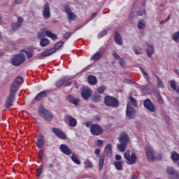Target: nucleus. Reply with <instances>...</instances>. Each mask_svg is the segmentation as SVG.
<instances>
[{
    "instance_id": "c9c22d12",
    "label": "nucleus",
    "mask_w": 179,
    "mask_h": 179,
    "mask_svg": "<svg viewBox=\"0 0 179 179\" xmlns=\"http://www.w3.org/2000/svg\"><path fill=\"white\" fill-rule=\"evenodd\" d=\"M100 58H101V52H98L92 57L91 59H92V61H99Z\"/></svg>"
},
{
    "instance_id": "338daca9",
    "label": "nucleus",
    "mask_w": 179,
    "mask_h": 179,
    "mask_svg": "<svg viewBox=\"0 0 179 179\" xmlns=\"http://www.w3.org/2000/svg\"><path fill=\"white\" fill-rule=\"evenodd\" d=\"M72 85V82H68L65 84V87H68L69 86H71Z\"/></svg>"
},
{
    "instance_id": "39448f33",
    "label": "nucleus",
    "mask_w": 179,
    "mask_h": 179,
    "mask_svg": "<svg viewBox=\"0 0 179 179\" xmlns=\"http://www.w3.org/2000/svg\"><path fill=\"white\" fill-rule=\"evenodd\" d=\"M145 152L146 154V157L149 162H153V160H156V151H155L153 147L147 145L145 147Z\"/></svg>"
},
{
    "instance_id": "5fc2aeb1",
    "label": "nucleus",
    "mask_w": 179,
    "mask_h": 179,
    "mask_svg": "<svg viewBox=\"0 0 179 179\" xmlns=\"http://www.w3.org/2000/svg\"><path fill=\"white\" fill-rule=\"evenodd\" d=\"M104 90H106V88H104L103 86L97 89L98 93H104Z\"/></svg>"
},
{
    "instance_id": "0eeeda50",
    "label": "nucleus",
    "mask_w": 179,
    "mask_h": 179,
    "mask_svg": "<svg viewBox=\"0 0 179 179\" xmlns=\"http://www.w3.org/2000/svg\"><path fill=\"white\" fill-rule=\"evenodd\" d=\"M38 114L45 121H51L52 120V113H50L49 110H47L43 107L39 108Z\"/></svg>"
},
{
    "instance_id": "680f3d73",
    "label": "nucleus",
    "mask_w": 179,
    "mask_h": 179,
    "mask_svg": "<svg viewBox=\"0 0 179 179\" xmlns=\"http://www.w3.org/2000/svg\"><path fill=\"white\" fill-rule=\"evenodd\" d=\"M26 55H27V58H31V57H33V53H31L30 52H27Z\"/></svg>"
},
{
    "instance_id": "79ce46f5",
    "label": "nucleus",
    "mask_w": 179,
    "mask_h": 179,
    "mask_svg": "<svg viewBox=\"0 0 179 179\" xmlns=\"http://www.w3.org/2000/svg\"><path fill=\"white\" fill-rule=\"evenodd\" d=\"M129 100H130V102H128V103H130V106H131V104H132V105L134 106V107H136V105H137V103H136V99H135V98L131 96V97L129 98Z\"/></svg>"
},
{
    "instance_id": "473e14b6",
    "label": "nucleus",
    "mask_w": 179,
    "mask_h": 179,
    "mask_svg": "<svg viewBox=\"0 0 179 179\" xmlns=\"http://www.w3.org/2000/svg\"><path fill=\"white\" fill-rule=\"evenodd\" d=\"M157 79V86L159 89H163L164 87V84L163 82H162V80H160V78H159L157 76H155Z\"/></svg>"
},
{
    "instance_id": "8fccbe9b",
    "label": "nucleus",
    "mask_w": 179,
    "mask_h": 179,
    "mask_svg": "<svg viewBox=\"0 0 179 179\" xmlns=\"http://www.w3.org/2000/svg\"><path fill=\"white\" fill-rule=\"evenodd\" d=\"M113 57L115 58V59L120 60L121 57H120V55H117V52L113 53Z\"/></svg>"
},
{
    "instance_id": "de8ad7c7",
    "label": "nucleus",
    "mask_w": 179,
    "mask_h": 179,
    "mask_svg": "<svg viewBox=\"0 0 179 179\" xmlns=\"http://www.w3.org/2000/svg\"><path fill=\"white\" fill-rule=\"evenodd\" d=\"M134 52L136 54V55H141V54L143 53V50L140 48L138 50H135Z\"/></svg>"
},
{
    "instance_id": "a19ab883",
    "label": "nucleus",
    "mask_w": 179,
    "mask_h": 179,
    "mask_svg": "<svg viewBox=\"0 0 179 179\" xmlns=\"http://www.w3.org/2000/svg\"><path fill=\"white\" fill-rule=\"evenodd\" d=\"M173 40L176 43H179V31L176 32L175 34H173Z\"/></svg>"
},
{
    "instance_id": "2f4dec72",
    "label": "nucleus",
    "mask_w": 179,
    "mask_h": 179,
    "mask_svg": "<svg viewBox=\"0 0 179 179\" xmlns=\"http://www.w3.org/2000/svg\"><path fill=\"white\" fill-rule=\"evenodd\" d=\"M71 160L76 163V164H80V160L79 159V157L76 155V154L73 153L71 155Z\"/></svg>"
},
{
    "instance_id": "0e129e2a",
    "label": "nucleus",
    "mask_w": 179,
    "mask_h": 179,
    "mask_svg": "<svg viewBox=\"0 0 179 179\" xmlns=\"http://www.w3.org/2000/svg\"><path fill=\"white\" fill-rule=\"evenodd\" d=\"M121 159H122L121 155H115V160H121Z\"/></svg>"
},
{
    "instance_id": "f8f14e48",
    "label": "nucleus",
    "mask_w": 179,
    "mask_h": 179,
    "mask_svg": "<svg viewBox=\"0 0 179 179\" xmlns=\"http://www.w3.org/2000/svg\"><path fill=\"white\" fill-rule=\"evenodd\" d=\"M135 114L136 111L134 107L131 106L130 103H127V110H126V115L128 118H130V120H133V118H135Z\"/></svg>"
},
{
    "instance_id": "2eb2a0df",
    "label": "nucleus",
    "mask_w": 179,
    "mask_h": 179,
    "mask_svg": "<svg viewBox=\"0 0 179 179\" xmlns=\"http://www.w3.org/2000/svg\"><path fill=\"white\" fill-rule=\"evenodd\" d=\"M52 132H53V134H55V135L60 139H66V134H65V133L58 128H52Z\"/></svg>"
},
{
    "instance_id": "aec40b11",
    "label": "nucleus",
    "mask_w": 179,
    "mask_h": 179,
    "mask_svg": "<svg viewBox=\"0 0 179 179\" xmlns=\"http://www.w3.org/2000/svg\"><path fill=\"white\" fill-rule=\"evenodd\" d=\"M104 155L106 157H113V146L111 144H108L104 149Z\"/></svg>"
},
{
    "instance_id": "393cba45",
    "label": "nucleus",
    "mask_w": 179,
    "mask_h": 179,
    "mask_svg": "<svg viewBox=\"0 0 179 179\" xmlns=\"http://www.w3.org/2000/svg\"><path fill=\"white\" fill-rule=\"evenodd\" d=\"M67 101L71 103V104H74V106H78L79 103H80V100H79V99H75L71 95H69L67 96Z\"/></svg>"
},
{
    "instance_id": "9b49d317",
    "label": "nucleus",
    "mask_w": 179,
    "mask_h": 179,
    "mask_svg": "<svg viewBox=\"0 0 179 179\" xmlns=\"http://www.w3.org/2000/svg\"><path fill=\"white\" fill-rule=\"evenodd\" d=\"M143 106L145 108H147V110H148L151 113H155L157 110L155 103H153V102H152V101L149 99H147L144 101Z\"/></svg>"
},
{
    "instance_id": "603ef678",
    "label": "nucleus",
    "mask_w": 179,
    "mask_h": 179,
    "mask_svg": "<svg viewBox=\"0 0 179 179\" xmlns=\"http://www.w3.org/2000/svg\"><path fill=\"white\" fill-rule=\"evenodd\" d=\"M38 157L39 159H41V160H43V157L44 156V151L43 150H40L38 152Z\"/></svg>"
},
{
    "instance_id": "423d86ee",
    "label": "nucleus",
    "mask_w": 179,
    "mask_h": 179,
    "mask_svg": "<svg viewBox=\"0 0 179 179\" xmlns=\"http://www.w3.org/2000/svg\"><path fill=\"white\" fill-rule=\"evenodd\" d=\"M104 104L107 106V107L117 108L120 106V102H118V100L115 97L106 96L104 99Z\"/></svg>"
},
{
    "instance_id": "c03bdc74",
    "label": "nucleus",
    "mask_w": 179,
    "mask_h": 179,
    "mask_svg": "<svg viewBox=\"0 0 179 179\" xmlns=\"http://www.w3.org/2000/svg\"><path fill=\"white\" fill-rule=\"evenodd\" d=\"M167 173L168 174L173 175L176 173V171L173 167H168L167 168Z\"/></svg>"
},
{
    "instance_id": "58836bf2",
    "label": "nucleus",
    "mask_w": 179,
    "mask_h": 179,
    "mask_svg": "<svg viewBox=\"0 0 179 179\" xmlns=\"http://www.w3.org/2000/svg\"><path fill=\"white\" fill-rule=\"evenodd\" d=\"M114 166L116 167L117 170H122V162H115Z\"/></svg>"
},
{
    "instance_id": "b1692460",
    "label": "nucleus",
    "mask_w": 179,
    "mask_h": 179,
    "mask_svg": "<svg viewBox=\"0 0 179 179\" xmlns=\"http://www.w3.org/2000/svg\"><path fill=\"white\" fill-rule=\"evenodd\" d=\"M65 12L68 15V18L69 20H75L76 19V15L73 13L71 10V8H65Z\"/></svg>"
},
{
    "instance_id": "bf43d9fd",
    "label": "nucleus",
    "mask_w": 179,
    "mask_h": 179,
    "mask_svg": "<svg viewBox=\"0 0 179 179\" xmlns=\"http://www.w3.org/2000/svg\"><path fill=\"white\" fill-rule=\"evenodd\" d=\"M96 143L98 146H101L103 145V140H97Z\"/></svg>"
},
{
    "instance_id": "09e8293b",
    "label": "nucleus",
    "mask_w": 179,
    "mask_h": 179,
    "mask_svg": "<svg viewBox=\"0 0 179 179\" xmlns=\"http://www.w3.org/2000/svg\"><path fill=\"white\" fill-rule=\"evenodd\" d=\"M85 167L87 169H91V167H93V164H92V162H90V161H87L85 162Z\"/></svg>"
},
{
    "instance_id": "69168bd1",
    "label": "nucleus",
    "mask_w": 179,
    "mask_h": 179,
    "mask_svg": "<svg viewBox=\"0 0 179 179\" xmlns=\"http://www.w3.org/2000/svg\"><path fill=\"white\" fill-rule=\"evenodd\" d=\"M94 153L96 155V156H99L100 155V150L96 149Z\"/></svg>"
},
{
    "instance_id": "f3484780",
    "label": "nucleus",
    "mask_w": 179,
    "mask_h": 179,
    "mask_svg": "<svg viewBox=\"0 0 179 179\" xmlns=\"http://www.w3.org/2000/svg\"><path fill=\"white\" fill-rule=\"evenodd\" d=\"M23 22H24V20L22 17H17V22L13 23L11 25L13 30H17L20 27H22L23 26Z\"/></svg>"
},
{
    "instance_id": "412c9836",
    "label": "nucleus",
    "mask_w": 179,
    "mask_h": 179,
    "mask_svg": "<svg viewBox=\"0 0 179 179\" xmlns=\"http://www.w3.org/2000/svg\"><path fill=\"white\" fill-rule=\"evenodd\" d=\"M60 150L62 151V152L64 155H66L67 156H71L72 155V150L69 148L66 145L62 144L60 145Z\"/></svg>"
},
{
    "instance_id": "864d4df0",
    "label": "nucleus",
    "mask_w": 179,
    "mask_h": 179,
    "mask_svg": "<svg viewBox=\"0 0 179 179\" xmlns=\"http://www.w3.org/2000/svg\"><path fill=\"white\" fill-rule=\"evenodd\" d=\"M170 15L168 16V17L164 20H162L159 22L160 24H165V23H167V22H169V20H170Z\"/></svg>"
},
{
    "instance_id": "13d9d810",
    "label": "nucleus",
    "mask_w": 179,
    "mask_h": 179,
    "mask_svg": "<svg viewBox=\"0 0 179 179\" xmlns=\"http://www.w3.org/2000/svg\"><path fill=\"white\" fill-rule=\"evenodd\" d=\"M119 64L120 66H124L125 65V62L124 61V59H121L119 60Z\"/></svg>"
},
{
    "instance_id": "5701e85b",
    "label": "nucleus",
    "mask_w": 179,
    "mask_h": 179,
    "mask_svg": "<svg viewBox=\"0 0 179 179\" xmlns=\"http://www.w3.org/2000/svg\"><path fill=\"white\" fill-rule=\"evenodd\" d=\"M147 55L148 58H152V55L155 54V48L153 45L148 44L146 48Z\"/></svg>"
},
{
    "instance_id": "052dcab7",
    "label": "nucleus",
    "mask_w": 179,
    "mask_h": 179,
    "mask_svg": "<svg viewBox=\"0 0 179 179\" xmlns=\"http://www.w3.org/2000/svg\"><path fill=\"white\" fill-rule=\"evenodd\" d=\"M92 122L90 121H88L85 123V127H87V128H90V127H92Z\"/></svg>"
},
{
    "instance_id": "9d476101",
    "label": "nucleus",
    "mask_w": 179,
    "mask_h": 179,
    "mask_svg": "<svg viewBox=\"0 0 179 179\" xmlns=\"http://www.w3.org/2000/svg\"><path fill=\"white\" fill-rule=\"evenodd\" d=\"M22 84V78L17 77L14 82L13 83V85H11L10 90V94H16V92L19 90V86Z\"/></svg>"
},
{
    "instance_id": "7c9ffc66",
    "label": "nucleus",
    "mask_w": 179,
    "mask_h": 179,
    "mask_svg": "<svg viewBox=\"0 0 179 179\" xmlns=\"http://www.w3.org/2000/svg\"><path fill=\"white\" fill-rule=\"evenodd\" d=\"M88 83H90V85H96V83H97V78H96L95 76H89Z\"/></svg>"
},
{
    "instance_id": "49530a36",
    "label": "nucleus",
    "mask_w": 179,
    "mask_h": 179,
    "mask_svg": "<svg viewBox=\"0 0 179 179\" xmlns=\"http://www.w3.org/2000/svg\"><path fill=\"white\" fill-rule=\"evenodd\" d=\"M71 36H72V33L69 31L66 32L64 35V39L65 41L68 40V38H69V37H71Z\"/></svg>"
},
{
    "instance_id": "e433bc0d",
    "label": "nucleus",
    "mask_w": 179,
    "mask_h": 179,
    "mask_svg": "<svg viewBox=\"0 0 179 179\" xmlns=\"http://www.w3.org/2000/svg\"><path fill=\"white\" fill-rule=\"evenodd\" d=\"M171 159L174 163L178 162L179 160V155L177 152H171Z\"/></svg>"
},
{
    "instance_id": "6e6d98bb",
    "label": "nucleus",
    "mask_w": 179,
    "mask_h": 179,
    "mask_svg": "<svg viewBox=\"0 0 179 179\" xmlns=\"http://www.w3.org/2000/svg\"><path fill=\"white\" fill-rule=\"evenodd\" d=\"M171 87H172L173 89V90H176V89H177L176 87V81L175 80L171 81Z\"/></svg>"
},
{
    "instance_id": "f03ea898",
    "label": "nucleus",
    "mask_w": 179,
    "mask_h": 179,
    "mask_svg": "<svg viewBox=\"0 0 179 179\" xmlns=\"http://www.w3.org/2000/svg\"><path fill=\"white\" fill-rule=\"evenodd\" d=\"M124 159H126L127 164L132 165L136 164V163H138V156H136L135 152H132L131 154V152L127 150L124 152Z\"/></svg>"
},
{
    "instance_id": "4468645a",
    "label": "nucleus",
    "mask_w": 179,
    "mask_h": 179,
    "mask_svg": "<svg viewBox=\"0 0 179 179\" xmlns=\"http://www.w3.org/2000/svg\"><path fill=\"white\" fill-rule=\"evenodd\" d=\"M81 95L84 100H88L90 98V96H92V90L87 87H83Z\"/></svg>"
},
{
    "instance_id": "7ed1b4c3",
    "label": "nucleus",
    "mask_w": 179,
    "mask_h": 179,
    "mask_svg": "<svg viewBox=\"0 0 179 179\" xmlns=\"http://www.w3.org/2000/svg\"><path fill=\"white\" fill-rule=\"evenodd\" d=\"M26 61V57L23 53L15 55L11 59V64L14 66H20Z\"/></svg>"
},
{
    "instance_id": "c85d7f7f",
    "label": "nucleus",
    "mask_w": 179,
    "mask_h": 179,
    "mask_svg": "<svg viewBox=\"0 0 179 179\" xmlns=\"http://www.w3.org/2000/svg\"><path fill=\"white\" fill-rule=\"evenodd\" d=\"M115 41L118 45H122V38L120 34L116 33L115 35Z\"/></svg>"
},
{
    "instance_id": "a211bd4d",
    "label": "nucleus",
    "mask_w": 179,
    "mask_h": 179,
    "mask_svg": "<svg viewBox=\"0 0 179 179\" xmlns=\"http://www.w3.org/2000/svg\"><path fill=\"white\" fill-rule=\"evenodd\" d=\"M23 22H24V20L22 17H17V22L13 23L11 25L13 30H17L20 27H22L23 26Z\"/></svg>"
},
{
    "instance_id": "c756f323",
    "label": "nucleus",
    "mask_w": 179,
    "mask_h": 179,
    "mask_svg": "<svg viewBox=\"0 0 179 179\" xmlns=\"http://www.w3.org/2000/svg\"><path fill=\"white\" fill-rule=\"evenodd\" d=\"M48 44H50V40L45 38H41V41H40L41 47H47Z\"/></svg>"
},
{
    "instance_id": "37998d69",
    "label": "nucleus",
    "mask_w": 179,
    "mask_h": 179,
    "mask_svg": "<svg viewBox=\"0 0 179 179\" xmlns=\"http://www.w3.org/2000/svg\"><path fill=\"white\" fill-rule=\"evenodd\" d=\"M145 21L144 20H141L139 21L138 24V29H145Z\"/></svg>"
},
{
    "instance_id": "ddd939ff",
    "label": "nucleus",
    "mask_w": 179,
    "mask_h": 179,
    "mask_svg": "<svg viewBox=\"0 0 179 179\" xmlns=\"http://www.w3.org/2000/svg\"><path fill=\"white\" fill-rule=\"evenodd\" d=\"M52 54H55V49H45L41 53L38 58L39 59H44L45 57H50V55H52Z\"/></svg>"
},
{
    "instance_id": "4c0bfd02",
    "label": "nucleus",
    "mask_w": 179,
    "mask_h": 179,
    "mask_svg": "<svg viewBox=\"0 0 179 179\" xmlns=\"http://www.w3.org/2000/svg\"><path fill=\"white\" fill-rule=\"evenodd\" d=\"M104 166V157H99V170H103V167Z\"/></svg>"
},
{
    "instance_id": "cd10ccee",
    "label": "nucleus",
    "mask_w": 179,
    "mask_h": 179,
    "mask_svg": "<svg viewBox=\"0 0 179 179\" xmlns=\"http://www.w3.org/2000/svg\"><path fill=\"white\" fill-rule=\"evenodd\" d=\"M67 118H68L70 127H72L73 128L75 127V126L78 124L76 119L73 118V117L72 116H68Z\"/></svg>"
},
{
    "instance_id": "6ab92c4d",
    "label": "nucleus",
    "mask_w": 179,
    "mask_h": 179,
    "mask_svg": "<svg viewBox=\"0 0 179 179\" xmlns=\"http://www.w3.org/2000/svg\"><path fill=\"white\" fill-rule=\"evenodd\" d=\"M13 101H15V94L10 93L6 100V108H9V107H12V103H13Z\"/></svg>"
},
{
    "instance_id": "a18cd8bd",
    "label": "nucleus",
    "mask_w": 179,
    "mask_h": 179,
    "mask_svg": "<svg viewBox=\"0 0 179 179\" xmlns=\"http://www.w3.org/2000/svg\"><path fill=\"white\" fill-rule=\"evenodd\" d=\"M101 99V96L100 95H95L93 98V101L95 103H98V101H100V99Z\"/></svg>"
},
{
    "instance_id": "f257e3e1",
    "label": "nucleus",
    "mask_w": 179,
    "mask_h": 179,
    "mask_svg": "<svg viewBox=\"0 0 179 179\" xmlns=\"http://www.w3.org/2000/svg\"><path fill=\"white\" fill-rule=\"evenodd\" d=\"M119 141L120 144L117 145V148L120 152H124L127 150V145L129 142V136L126 133H121L119 136Z\"/></svg>"
},
{
    "instance_id": "dca6fc26",
    "label": "nucleus",
    "mask_w": 179,
    "mask_h": 179,
    "mask_svg": "<svg viewBox=\"0 0 179 179\" xmlns=\"http://www.w3.org/2000/svg\"><path fill=\"white\" fill-rule=\"evenodd\" d=\"M43 15L45 19H50L51 17V12L50 11V3L46 2L43 6Z\"/></svg>"
},
{
    "instance_id": "bb28decb",
    "label": "nucleus",
    "mask_w": 179,
    "mask_h": 179,
    "mask_svg": "<svg viewBox=\"0 0 179 179\" xmlns=\"http://www.w3.org/2000/svg\"><path fill=\"white\" fill-rule=\"evenodd\" d=\"M37 148H41L44 146V136H39V138L36 143Z\"/></svg>"
},
{
    "instance_id": "3c124183",
    "label": "nucleus",
    "mask_w": 179,
    "mask_h": 179,
    "mask_svg": "<svg viewBox=\"0 0 179 179\" xmlns=\"http://www.w3.org/2000/svg\"><path fill=\"white\" fill-rule=\"evenodd\" d=\"M157 99L159 104H164V101L163 100V98H162V96H159Z\"/></svg>"
},
{
    "instance_id": "6e6552de",
    "label": "nucleus",
    "mask_w": 179,
    "mask_h": 179,
    "mask_svg": "<svg viewBox=\"0 0 179 179\" xmlns=\"http://www.w3.org/2000/svg\"><path fill=\"white\" fill-rule=\"evenodd\" d=\"M38 114L45 121H51L52 120V113H50L49 110H47L43 107L39 108Z\"/></svg>"
},
{
    "instance_id": "1a4fd4ad",
    "label": "nucleus",
    "mask_w": 179,
    "mask_h": 179,
    "mask_svg": "<svg viewBox=\"0 0 179 179\" xmlns=\"http://www.w3.org/2000/svg\"><path fill=\"white\" fill-rule=\"evenodd\" d=\"M90 132L92 135L94 136H99L100 135H103L104 130L100 127V125L97 124H94L91 125Z\"/></svg>"
},
{
    "instance_id": "f704fd0d",
    "label": "nucleus",
    "mask_w": 179,
    "mask_h": 179,
    "mask_svg": "<svg viewBox=\"0 0 179 179\" xmlns=\"http://www.w3.org/2000/svg\"><path fill=\"white\" fill-rule=\"evenodd\" d=\"M140 71L141 73H143V76H144V79L147 81L148 83H149V75H148V73L145 71V69L143 68L140 67Z\"/></svg>"
},
{
    "instance_id": "a878e982",
    "label": "nucleus",
    "mask_w": 179,
    "mask_h": 179,
    "mask_svg": "<svg viewBox=\"0 0 179 179\" xmlns=\"http://www.w3.org/2000/svg\"><path fill=\"white\" fill-rule=\"evenodd\" d=\"M47 96V91L41 92L37 96L35 97V100L36 101H40L42 99H44Z\"/></svg>"
},
{
    "instance_id": "774afa93",
    "label": "nucleus",
    "mask_w": 179,
    "mask_h": 179,
    "mask_svg": "<svg viewBox=\"0 0 179 179\" xmlns=\"http://www.w3.org/2000/svg\"><path fill=\"white\" fill-rule=\"evenodd\" d=\"M96 16H97V13H93L92 14V19H94V17H96Z\"/></svg>"
},
{
    "instance_id": "20e7f679",
    "label": "nucleus",
    "mask_w": 179,
    "mask_h": 179,
    "mask_svg": "<svg viewBox=\"0 0 179 179\" xmlns=\"http://www.w3.org/2000/svg\"><path fill=\"white\" fill-rule=\"evenodd\" d=\"M37 36H38V38H39L40 40L41 38H44L45 36H47V37H49L50 38H52V40H57V38H58V36H57V34H53L49 30H47V29H42L38 33Z\"/></svg>"
},
{
    "instance_id": "4d7b16f0",
    "label": "nucleus",
    "mask_w": 179,
    "mask_h": 179,
    "mask_svg": "<svg viewBox=\"0 0 179 179\" xmlns=\"http://www.w3.org/2000/svg\"><path fill=\"white\" fill-rule=\"evenodd\" d=\"M106 34H107V31H106V30L102 31L101 32L99 33V38H101V37H103V36H106Z\"/></svg>"
},
{
    "instance_id": "e2e57ef3",
    "label": "nucleus",
    "mask_w": 179,
    "mask_h": 179,
    "mask_svg": "<svg viewBox=\"0 0 179 179\" xmlns=\"http://www.w3.org/2000/svg\"><path fill=\"white\" fill-rule=\"evenodd\" d=\"M154 94H155L156 99H157L158 97H160V93H159V92H157V91L154 92Z\"/></svg>"
},
{
    "instance_id": "72a5a7b5",
    "label": "nucleus",
    "mask_w": 179,
    "mask_h": 179,
    "mask_svg": "<svg viewBox=\"0 0 179 179\" xmlns=\"http://www.w3.org/2000/svg\"><path fill=\"white\" fill-rule=\"evenodd\" d=\"M62 45H64V42L59 41L55 45L54 48H52V50H55V52H57Z\"/></svg>"
},
{
    "instance_id": "4be33fe9",
    "label": "nucleus",
    "mask_w": 179,
    "mask_h": 179,
    "mask_svg": "<svg viewBox=\"0 0 179 179\" xmlns=\"http://www.w3.org/2000/svg\"><path fill=\"white\" fill-rule=\"evenodd\" d=\"M68 80H71V78L68 76L63 77L55 83L56 87H61V86H62L64 83H66V82H68Z\"/></svg>"
},
{
    "instance_id": "ea45409f",
    "label": "nucleus",
    "mask_w": 179,
    "mask_h": 179,
    "mask_svg": "<svg viewBox=\"0 0 179 179\" xmlns=\"http://www.w3.org/2000/svg\"><path fill=\"white\" fill-rule=\"evenodd\" d=\"M43 167H44V164H42L38 166V169H37L36 177H40L41 176V173H43Z\"/></svg>"
}]
</instances>
